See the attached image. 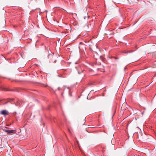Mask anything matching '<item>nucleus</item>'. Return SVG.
Segmentation results:
<instances>
[{
  "instance_id": "obj_6",
  "label": "nucleus",
  "mask_w": 156,
  "mask_h": 156,
  "mask_svg": "<svg viewBox=\"0 0 156 156\" xmlns=\"http://www.w3.org/2000/svg\"><path fill=\"white\" fill-rule=\"evenodd\" d=\"M112 1L114 3H119V0H112Z\"/></svg>"
},
{
  "instance_id": "obj_5",
  "label": "nucleus",
  "mask_w": 156,
  "mask_h": 156,
  "mask_svg": "<svg viewBox=\"0 0 156 156\" xmlns=\"http://www.w3.org/2000/svg\"><path fill=\"white\" fill-rule=\"evenodd\" d=\"M132 52H133V51H123L122 53H125V54H127L128 53H131Z\"/></svg>"
},
{
  "instance_id": "obj_9",
  "label": "nucleus",
  "mask_w": 156,
  "mask_h": 156,
  "mask_svg": "<svg viewBox=\"0 0 156 156\" xmlns=\"http://www.w3.org/2000/svg\"><path fill=\"white\" fill-rule=\"evenodd\" d=\"M9 102V101H7V102H6L4 104V105L6 104H7V103L8 102Z\"/></svg>"
},
{
  "instance_id": "obj_8",
  "label": "nucleus",
  "mask_w": 156,
  "mask_h": 156,
  "mask_svg": "<svg viewBox=\"0 0 156 156\" xmlns=\"http://www.w3.org/2000/svg\"><path fill=\"white\" fill-rule=\"evenodd\" d=\"M90 24H88V25H87V27H90Z\"/></svg>"
},
{
  "instance_id": "obj_3",
  "label": "nucleus",
  "mask_w": 156,
  "mask_h": 156,
  "mask_svg": "<svg viewBox=\"0 0 156 156\" xmlns=\"http://www.w3.org/2000/svg\"><path fill=\"white\" fill-rule=\"evenodd\" d=\"M76 69L77 70L78 73L79 74L83 72V70L81 68V67L80 66H79L76 68Z\"/></svg>"
},
{
  "instance_id": "obj_7",
  "label": "nucleus",
  "mask_w": 156,
  "mask_h": 156,
  "mask_svg": "<svg viewBox=\"0 0 156 156\" xmlns=\"http://www.w3.org/2000/svg\"><path fill=\"white\" fill-rule=\"evenodd\" d=\"M8 100H9V102H11L12 101H13L14 100V99H8Z\"/></svg>"
},
{
  "instance_id": "obj_13",
  "label": "nucleus",
  "mask_w": 156,
  "mask_h": 156,
  "mask_svg": "<svg viewBox=\"0 0 156 156\" xmlns=\"http://www.w3.org/2000/svg\"><path fill=\"white\" fill-rule=\"evenodd\" d=\"M82 43V42H80V44H81Z\"/></svg>"
},
{
  "instance_id": "obj_12",
  "label": "nucleus",
  "mask_w": 156,
  "mask_h": 156,
  "mask_svg": "<svg viewBox=\"0 0 156 156\" xmlns=\"http://www.w3.org/2000/svg\"><path fill=\"white\" fill-rule=\"evenodd\" d=\"M68 88L69 89V91H70V89H69V87H68Z\"/></svg>"
},
{
  "instance_id": "obj_11",
  "label": "nucleus",
  "mask_w": 156,
  "mask_h": 156,
  "mask_svg": "<svg viewBox=\"0 0 156 156\" xmlns=\"http://www.w3.org/2000/svg\"><path fill=\"white\" fill-rule=\"evenodd\" d=\"M58 90H60V87H58Z\"/></svg>"
},
{
  "instance_id": "obj_4",
  "label": "nucleus",
  "mask_w": 156,
  "mask_h": 156,
  "mask_svg": "<svg viewBox=\"0 0 156 156\" xmlns=\"http://www.w3.org/2000/svg\"><path fill=\"white\" fill-rule=\"evenodd\" d=\"M126 104H124L122 105V107L121 108V110L122 111H124V110H125V106Z\"/></svg>"
},
{
  "instance_id": "obj_1",
  "label": "nucleus",
  "mask_w": 156,
  "mask_h": 156,
  "mask_svg": "<svg viewBox=\"0 0 156 156\" xmlns=\"http://www.w3.org/2000/svg\"><path fill=\"white\" fill-rule=\"evenodd\" d=\"M5 132L7 133L8 134H14L16 133V130H4Z\"/></svg>"
},
{
  "instance_id": "obj_2",
  "label": "nucleus",
  "mask_w": 156,
  "mask_h": 156,
  "mask_svg": "<svg viewBox=\"0 0 156 156\" xmlns=\"http://www.w3.org/2000/svg\"><path fill=\"white\" fill-rule=\"evenodd\" d=\"M0 114L5 116L8 114L9 112L6 110H3L1 112Z\"/></svg>"
},
{
  "instance_id": "obj_10",
  "label": "nucleus",
  "mask_w": 156,
  "mask_h": 156,
  "mask_svg": "<svg viewBox=\"0 0 156 156\" xmlns=\"http://www.w3.org/2000/svg\"><path fill=\"white\" fill-rule=\"evenodd\" d=\"M114 58H115V59H118V58H117L115 57H114Z\"/></svg>"
}]
</instances>
